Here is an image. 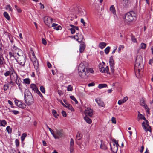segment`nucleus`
Wrapping results in <instances>:
<instances>
[{
  "mask_svg": "<svg viewBox=\"0 0 153 153\" xmlns=\"http://www.w3.org/2000/svg\"><path fill=\"white\" fill-rule=\"evenodd\" d=\"M140 105L143 106L145 109L147 108V105L146 104L145 101L143 99H142L140 101Z\"/></svg>",
  "mask_w": 153,
  "mask_h": 153,
  "instance_id": "23",
  "label": "nucleus"
},
{
  "mask_svg": "<svg viewBox=\"0 0 153 153\" xmlns=\"http://www.w3.org/2000/svg\"><path fill=\"white\" fill-rule=\"evenodd\" d=\"M81 22L83 24V25L84 26H85V22L84 21V20L82 18L81 19Z\"/></svg>",
  "mask_w": 153,
  "mask_h": 153,
  "instance_id": "63",
  "label": "nucleus"
},
{
  "mask_svg": "<svg viewBox=\"0 0 153 153\" xmlns=\"http://www.w3.org/2000/svg\"><path fill=\"white\" fill-rule=\"evenodd\" d=\"M32 61L33 62V64L34 66V68L37 71L38 68L39 63L37 59L35 56L32 59Z\"/></svg>",
  "mask_w": 153,
  "mask_h": 153,
  "instance_id": "12",
  "label": "nucleus"
},
{
  "mask_svg": "<svg viewBox=\"0 0 153 153\" xmlns=\"http://www.w3.org/2000/svg\"><path fill=\"white\" fill-rule=\"evenodd\" d=\"M128 99V97L126 96L123 99L119 100L118 102V103L119 105H121L123 103L125 102Z\"/></svg>",
  "mask_w": 153,
  "mask_h": 153,
  "instance_id": "21",
  "label": "nucleus"
},
{
  "mask_svg": "<svg viewBox=\"0 0 153 153\" xmlns=\"http://www.w3.org/2000/svg\"><path fill=\"white\" fill-rule=\"evenodd\" d=\"M6 129L9 134L11 133L12 132V128L10 126H7L6 128Z\"/></svg>",
  "mask_w": 153,
  "mask_h": 153,
  "instance_id": "38",
  "label": "nucleus"
},
{
  "mask_svg": "<svg viewBox=\"0 0 153 153\" xmlns=\"http://www.w3.org/2000/svg\"><path fill=\"white\" fill-rule=\"evenodd\" d=\"M107 85L106 84H101L99 85L98 87L100 89H101L103 88L106 87Z\"/></svg>",
  "mask_w": 153,
  "mask_h": 153,
  "instance_id": "32",
  "label": "nucleus"
},
{
  "mask_svg": "<svg viewBox=\"0 0 153 153\" xmlns=\"http://www.w3.org/2000/svg\"><path fill=\"white\" fill-rule=\"evenodd\" d=\"M109 63L111 72L112 73H113L114 72V63L113 62V59L111 58H110V59Z\"/></svg>",
  "mask_w": 153,
  "mask_h": 153,
  "instance_id": "19",
  "label": "nucleus"
},
{
  "mask_svg": "<svg viewBox=\"0 0 153 153\" xmlns=\"http://www.w3.org/2000/svg\"><path fill=\"white\" fill-rule=\"evenodd\" d=\"M65 107H67L68 109L70 110L71 111H74V109L72 106L69 104H66V105L65 106Z\"/></svg>",
  "mask_w": 153,
  "mask_h": 153,
  "instance_id": "31",
  "label": "nucleus"
},
{
  "mask_svg": "<svg viewBox=\"0 0 153 153\" xmlns=\"http://www.w3.org/2000/svg\"><path fill=\"white\" fill-rule=\"evenodd\" d=\"M123 5L126 7H128L130 1V0H123Z\"/></svg>",
  "mask_w": 153,
  "mask_h": 153,
  "instance_id": "25",
  "label": "nucleus"
},
{
  "mask_svg": "<svg viewBox=\"0 0 153 153\" xmlns=\"http://www.w3.org/2000/svg\"><path fill=\"white\" fill-rule=\"evenodd\" d=\"M95 85V83L94 82H91L88 84V86L89 87L94 86Z\"/></svg>",
  "mask_w": 153,
  "mask_h": 153,
  "instance_id": "62",
  "label": "nucleus"
},
{
  "mask_svg": "<svg viewBox=\"0 0 153 153\" xmlns=\"http://www.w3.org/2000/svg\"><path fill=\"white\" fill-rule=\"evenodd\" d=\"M70 153H74V149L73 147H70Z\"/></svg>",
  "mask_w": 153,
  "mask_h": 153,
  "instance_id": "60",
  "label": "nucleus"
},
{
  "mask_svg": "<svg viewBox=\"0 0 153 153\" xmlns=\"http://www.w3.org/2000/svg\"><path fill=\"white\" fill-rule=\"evenodd\" d=\"M11 111L15 115L19 113V112L18 111L15 110H12Z\"/></svg>",
  "mask_w": 153,
  "mask_h": 153,
  "instance_id": "55",
  "label": "nucleus"
},
{
  "mask_svg": "<svg viewBox=\"0 0 153 153\" xmlns=\"http://www.w3.org/2000/svg\"><path fill=\"white\" fill-rule=\"evenodd\" d=\"M58 25L55 23H53L52 25H51L49 27H53V29H54L55 27H57V26Z\"/></svg>",
  "mask_w": 153,
  "mask_h": 153,
  "instance_id": "45",
  "label": "nucleus"
},
{
  "mask_svg": "<svg viewBox=\"0 0 153 153\" xmlns=\"http://www.w3.org/2000/svg\"><path fill=\"white\" fill-rule=\"evenodd\" d=\"M30 88L34 91V92H36L38 90L36 85L34 84H31L30 85Z\"/></svg>",
  "mask_w": 153,
  "mask_h": 153,
  "instance_id": "22",
  "label": "nucleus"
},
{
  "mask_svg": "<svg viewBox=\"0 0 153 153\" xmlns=\"http://www.w3.org/2000/svg\"><path fill=\"white\" fill-rule=\"evenodd\" d=\"M16 145V147H18L19 145V142L18 139H16L15 141Z\"/></svg>",
  "mask_w": 153,
  "mask_h": 153,
  "instance_id": "53",
  "label": "nucleus"
},
{
  "mask_svg": "<svg viewBox=\"0 0 153 153\" xmlns=\"http://www.w3.org/2000/svg\"><path fill=\"white\" fill-rule=\"evenodd\" d=\"M76 138L78 140H80L81 138V135L79 133H78L76 135Z\"/></svg>",
  "mask_w": 153,
  "mask_h": 153,
  "instance_id": "52",
  "label": "nucleus"
},
{
  "mask_svg": "<svg viewBox=\"0 0 153 153\" xmlns=\"http://www.w3.org/2000/svg\"><path fill=\"white\" fill-rule=\"evenodd\" d=\"M7 123L6 121L5 120H0V126H2L4 127Z\"/></svg>",
  "mask_w": 153,
  "mask_h": 153,
  "instance_id": "29",
  "label": "nucleus"
},
{
  "mask_svg": "<svg viewBox=\"0 0 153 153\" xmlns=\"http://www.w3.org/2000/svg\"><path fill=\"white\" fill-rule=\"evenodd\" d=\"M93 110L89 108H87L84 111V113L86 116H88L91 117L93 115Z\"/></svg>",
  "mask_w": 153,
  "mask_h": 153,
  "instance_id": "11",
  "label": "nucleus"
},
{
  "mask_svg": "<svg viewBox=\"0 0 153 153\" xmlns=\"http://www.w3.org/2000/svg\"><path fill=\"white\" fill-rule=\"evenodd\" d=\"M111 149L112 151L114 153H116L118 150V146L116 145H113V146H111V144H110Z\"/></svg>",
  "mask_w": 153,
  "mask_h": 153,
  "instance_id": "20",
  "label": "nucleus"
},
{
  "mask_svg": "<svg viewBox=\"0 0 153 153\" xmlns=\"http://www.w3.org/2000/svg\"><path fill=\"white\" fill-rule=\"evenodd\" d=\"M62 114L63 116L66 117L67 116L66 112L64 111H62Z\"/></svg>",
  "mask_w": 153,
  "mask_h": 153,
  "instance_id": "57",
  "label": "nucleus"
},
{
  "mask_svg": "<svg viewBox=\"0 0 153 153\" xmlns=\"http://www.w3.org/2000/svg\"><path fill=\"white\" fill-rule=\"evenodd\" d=\"M76 36L77 37V40L79 42H82L83 37L81 33H78L76 34Z\"/></svg>",
  "mask_w": 153,
  "mask_h": 153,
  "instance_id": "15",
  "label": "nucleus"
},
{
  "mask_svg": "<svg viewBox=\"0 0 153 153\" xmlns=\"http://www.w3.org/2000/svg\"><path fill=\"white\" fill-rule=\"evenodd\" d=\"M52 114L54 117L56 118H57L59 116L58 114H57L56 111L54 110H52Z\"/></svg>",
  "mask_w": 153,
  "mask_h": 153,
  "instance_id": "33",
  "label": "nucleus"
},
{
  "mask_svg": "<svg viewBox=\"0 0 153 153\" xmlns=\"http://www.w3.org/2000/svg\"><path fill=\"white\" fill-rule=\"evenodd\" d=\"M106 45V44L104 42H101L99 44V47L101 49H103Z\"/></svg>",
  "mask_w": 153,
  "mask_h": 153,
  "instance_id": "28",
  "label": "nucleus"
},
{
  "mask_svg": "<svg viewBox=\"0 0 153 153\" xmlns=\"http://www.w3.org/2000/svg\"><path fill=\"white\" fill-rule=\"evenodd\" d=\"M74 145V140L72 138H71V140H70V147H73Z\"/></svg>",
  "mask_w": 153,
  "mask_h": 153,
  "instance_id": "46",
  "label": "nucleus"
},
{
  "mask_svg": "<svg viewBox=\"0 0 153 153\" xmlns=\"http://www.w3.org/2000/svg\"><path fill=\"white\" fill-rule=\"evenodd\" d=\"M40 91L42 93H45V89L44 87L43 86H41L40 87Z\"/></svg>",
  "mask_w": 153,
  "mask_h": 153,
  "instance_id": "44",
  "label": "nucleus"
},
{
  "mask_svg": "<svg viewBox=\"0 0 153 153\" xmlns=\"http://www.w3.org/2000/svg\"><path fill=\"white\" fill-rule=\"evenodd\" d=\"M113 140L114 142L113 145H116L117 146H119L118 143V141L116 140L115 139H113Z\"/></svg>",
  "mask_w": 153,
  "mask_h": 153,
  "instance_id": "47",
  "label": "nucleus"
},
{
  "mask_svg": "<svg viewBox=\"0 0 153 153\" xmlns=\"http://www.w3.org/2000/svg\"><path fill=\"white\" fill-rule=\"evenodd\" d=\"M146 47V45L144 43H142L140 46V49H145Z\"/></svg>",
  "mask_w": 153,
  "mask_h": 153,
  "instance_id": "34",
  "label": "nucleus"
},
{
  "mask_svg": "<svg viewBox=\"0 0 153 153\" xmlns=\"http://www.w3.org/2000/svg\"><path fill=\"white\" fill-rule=\"evenodd\" d=\"M47 127L49 130L52 135L55 139H59L64 136V133L62 129H58L55 128V131H53L48 126H47Z\"/></svg>",
  "mask_w": 153,
  "mask_h": 153,
  "instance_id": "3",
  "label": "nucleus"
},
{
  "mask_svg": "<svg viewBox=\"0 0 153 153\" xmlns=\"http://www.w3.org/2000/svg\"><path fill=\"white\" fill-rule=\"evenodd\" d=\"M5 7L6 10H9L10 11H12V8L10 5H6Z\"/></svg>",
  "mask_w": 153,
  "mask_h": 153,
  "instance_id": "37",
  "label": "nucleus"
},
{
  "mask_svg": "<svg viewBox=\"0 0 153 153\" xmlns=\"http://www.w3.org/2000/svg\"><path fill=\"white\" fill-rule=\"evenodd\" d=\"M23 81L25 83L28 84L30 83V81L29 78H26L23 80Z\"/></svg>",
  "mask_w": 153,
  "mask_h": 153,
  "instance_id": "41",
  "label": "nucleus"
},
{
  "mask_svg": "<svg viewBox=\"0 0 153 153\" xmlns=\"http://www.w3.org/2000/svg\"><path fill=\"white\" fill-rule=\"evenodd\" d=\"M110 10L114 15L116 14L115 9L114 5H112L111 6L110 8Z\"/></svg>",
  "mask_w": 153,
  "mask_h": 153,
  "instance_id": "26",
  "label": "nucleus"
},
{
  "mask_svg": "<svg viewBox=\"0 0 153 153\" xmlns=\"http://www.w3.org/2000/svg\"><path fill=\"white\" fill-rule=\"evenodd\" d=\"M14 7L18 12L21 13L22 12L21 10L17 5H15Z\"/></svg>",
  "mask_w": 153,
  "mask_h": 153,
  "instance_id": "43",
  "label": "nucleus"
},
{
  "mask_svg": "<svg viewBox=\"0 0 153 153\" xmlns=\"http://www.w3.org/2000/svg\"><path fill=\"white\" fill-rule=\"evenodd\" d=\"M4 58L3 57L1 56H0V65H2L3 64V60Z\"/></svg>",
  "mask_w": 153,
  "mask_h": 153,
  "instance_id": "48",
  "label": "nucleus"
},
{
  "mask_svg": "<svg viewBox=\"0 0 153 153\" xmlns=\"http://www.w3.org/2000/svg\"><path fill=\"white\" fill-rule=\"evenodd\" d=\"M85 47V44H81L80 45L79 52L80 53H82L84 51Z\"/></svg>",
  "mask_w": 153,
  "mask_h": 153,
  "instance_id": "24",
  "label": "nucleus"
},
{
  "mask_svg": "<svg viewBox=\"0 0 153 153\" xmlns=\"http://www.w3.org/2000/svg\"><path fill=\"white\" fill-rule=\"evenodd\" d=\"M84 119L85 121L88 124H91L92 123L91 120L87 116H85L84 117Z\"/></svg>",
  "mask_w": 153,
  "mask_h": 153,
  "instance_id": "27",
  "label": "nucleus"
},
{
  "mask_svg": "<svg viewBox=\"0 0 153 153\" xmlns=\"http://www.w3.org/2000/svg\"><path fill=\"white\" fill-rule=\"evenodd\" d=\"M110 48V47L109 46H108L104 50L106 54H107L109 52Z\"/></svg>",
  "mask_w": 153,
  "mask_h": 153,
  "instance_id": "39",
  "label": "nucleus"
},
{
  "mask_svg": "<svg viewBox=\"0 0 153 153\" xmlns=\"http://www.w3.org/2000/svg\"><path fill=\"white\" fill-rule=\"evenodd\" d=\"M88 72H89L91 73H93L94 72V71L92 68H88Z\"/></svg>",
  "mask_w": 153,
  "mask_h": 153,
  "instance_id": "64",
  "label": "nucleus"
},
{
  "mask_svg": "<svg viewBox=\"0 0 153 153\" xmlns=\"http://www.w3.org/2000/svg\"><path fill=\"white\" fill-rule=\"evenodd\" d=\"M14 69L13 67H11L9 68V70L7 71L6 72L4 73V75L5 76H8L10 75L11 76L13 72H14Z\"/></svg>",
  "mask_w": 153,
  "mask_h": 153,
  "instance_id": "14",
  "label": "nucleus"
},
{
  "mask_svg": "<svg viewBox=\"0 0 153 153\" xmlns=\"http://www.w3.org/2000/svg\"><path fill=\"white\" fill-rule=\"evenodd\" d=\"M44 22L45 24L48 27L50 26L51 23L55 21V20L50 17L45 16L43 18Z\"/></svg>",
  "mask_w": 153,
  "mask_h": 153,
  "instance_id": "8",
  "label": "nucleus"
},
{
  "mask_svg": "<svg viewBox=\"0 0 153 153\" xmlns=\"http://www.w3.org/2000/svg\"><path fill=\"white\" fill-rule=\"evenodd\" d=\"M88 66L85 62H83L80 64L78 67V72L79 75L82 78H84L88 73Z\"/></svg>",
  "mask_w": 153,
  "mask_h": 153,
  "instance_id": "1",
  "label": "nucleus"
},
{
  "mask_svg": "<svg viewBox=\"0 0 153 153\" xmlns=\"http://www.w3.org/2000/svg\"><path fill=\"white\" fill-rule=\"evenodd\" d=\"M99 68L100 71L102 73H107V74H110V73L108 72L109 68L108 66H107L105 68H104L102 64L100 63L99 65Z\"/></svg>",
  "mask_w": 153,
  "mask_h": 153,
  "instance_id": "9",
  "label": "nucleus"
},
{
  "mask_svg": "<svg viewBox=\"0 0 153 153\" xmlns=\"http://www.w3.org/2000/svg\"><path fill=\"white\" fill-rule=\"evenodd\" d=\"M95 102L99 106L102 107H105V104L104 102L100 99L99 98H96L95 99Z\"/></svg>",
  "mask_w": 153,
  "mask_h": 153,
  "instance_id": "13",
  "label": "nucleus"
},
{
  "mask_svg": "<svg viewBox=\"0 0 153 153\" xmlns=\"http://www.w3.org/2000/svg\"><path fill=\"white\" fill-rule=\"evenodd\" d=\"M35 92L41 98H42L43 97V95H42V94H41V93L39 91L38 89Z\"/></svg>",
  "mask_w": 153,
  "mask_h": 153,
  "instance_id": "49",
  "label": "nucleus"
},
{
  "mask_svg": "<svg viewBox=\"0 0 153 153\" xmlns=\"http://www.w3.org/2000/svg\"><path fill=\"white\" fill-rule=\"evenodd\" d=\"M27 135L25 133H24L23 134H22L21 137V141L22 142H23L24 141L25 138L27 136Z\"/></svg>",
  "mask_w": 153,
  "mask_h": 153,
  "instance_id": "36",
  "label": "nucleus"
},
{
  "mask_svg": "<svg viewBox=\"0 0 153 153\" xmlns=\"http://www.w3.org/2000/svg\"><path fill=\"white\" fill-rule=\"evenodd\" d=\"M15 104L18 107L21 108H24L26 107V105L22 101L18 100H15Z\"/></svg>",
  "mask_w": 153,
  "mask_h": 153,
  "instance_id": "10",
  "label": "nucleus"
},
{
  "mask_svg": "<svg viewBox=\"0 0 153 153\" xmlns=\"http://www.w3.org/2000/svg\"><path fill=\"white\" fill-rule=\"evenodd\" d=\"M10 87V85L8 83H6L3 86V89L4 91H7Z\"/></svg>",
  "mask_w": 153,
  "mask_h": 153,
  "instance_id": "30",
  "label": "nucleus"
},
{
  "mask_svg": "<svg viewBox=\"0 0 153 153\" xmlns=\"http://www.w3.org/2000/svg\"><path fill=\"white\" fill-rule=\"evenodd\" d=\"M138 120L140 119H143L145 121L143 122L142 124V126L145 131L147 132L149 131L151 132V126L149 124L148 121L146 119V118L142 114H141L139 112H138Z\"/></svg>",
  "mask_w": 153,
  "mask_h": 153,
  "instance_id": "2",
  "label": "nucleus"
},
{
  "mask_svg": "<svg viewBox=\"0 0 153 153\" xmlns=\"http://www.w3.org/2000/svg\"><path fill=\"white\" fill-rule=\"evenodd\" d=\"M54 29L56 30H61L62 29L60 25H58L57 27H55Z\"/></svg>",
  "mask_w": 153,
  "mask_h": 153,
  "instance_id": "59",
  "label": "nucleus"
},
{
  "mask_svg": "<svg viewBox=\"0 0 153 153\" xmlns=\"http://www.w3.org/2000/svg\"><path fill=\"white\" fill-rule=\"evenodd\" d=\"M100 148L103 149H106V147L105 145L103 146L102 144H101L100 146Z\"/></svg>",
  "mask_w": 153,
  "mask_h": 153,
  "instance_id": "61",
  "label": "nucleus"
},
{
  "mask_svg": "<svg viewBox=\"0 0 153 153\" xmlns=\"http://www.w3.org/2000/svg\"><path fill=\"white\" fill-rule=\"evenodd\" d=\"M124 48V46L123 45H120L118 48V52H120V51L121 49H123Z\"/></svg>",
  "mask_w": 153,
  "mask_h": 153,
  "instance_id": "50",
  "label": "nucleus"
},
{
  "mask_svg": "<svg viewBox=\"0 0 153 153\" xmlns=\"http://www.w3.org/2000/svg\"><path fill=\"white\" fill-rule=\"evenodd\" d=\"M111 121L113 123L116 124V119L115 117H112L111 118Z\"/></svg>",
  "mask_w": 153,
  "mask_h": 153,
  "instance_id": "56",
  "label": "nucleus"
},
{
  "mask_svg": "<svg viewBox=\"0 0 153 153\" xmlns=\"http://www.w3.org/2000/svg\"><path fill=\"white\" fill-rule=\"evenodd\" d=\"M13 52H14L15 53H17V55L18 53H19V52H21V53H23V52L22 50L14 45L13 47Z\"/></svg>",
  "mask_w": 153,
  "mask_h": 153,
  "instance_id": "18",
  "label": "nucleus"
},
{
  "mask_svg": "<svg viewBox=\"0 0 153 153\" xmlns=\"http://www.w3.org/2000/svg\"><path fill=\"white\" fill-rule=\"evenodd\" d=\"M73 90V87L71 85H69L67 87V91H72Z\"/></svg>",
  "mask_w": 153,
  "mask_h": 153,
  "instance_id": "42",
  "label": "nucleus"
},
{
  "mask_svg": "<svg viewBox=\"0 0 153 153\" xmlns=\"http://www.w3.org/2000/svg\"><path fill=\"white\" fill-rule=\"evenodd\" d=\"M18 55L19 56V57L18 58V60L17 61L18 62L21 66H24L25 65L26 60L24 56H23V53H21V54H19V53H18Z\"/></svg>",
  "mask_w": 153,
  "mask_h": 153,
  "instance_id": "7",
  "label": "nucleus"
},
{
  "mask_svg": "<svg viewBox=\"0 0 153 153\" xmlns=\"http://www.w3.org/2000/svg\"><path fill=\"white\" fill-rule=\"evenodd\" d=\"M3 15L8 20H9L10 19V17L9 16L7 12H4Z\"/></svg>",
  "mask_w": 153,
  "mask_h": 153,
  "instance_id": "35",
  "label": "nucleus"
},
{
  "mask_svg": "<svg viewBox=\"0 0 153 153\" xmlns=\"http://www.w3.org/2000/svg\"><path fill=\"white\" fill-rule=\"evenodd\" d=\"M15 83L18 85L19 88L20 90H22L21 80L19 77H18L17 79L15 81Z\"/></svg>",
  "mask_w": 153,
  "mask_h": 153,
  "instance_id": "17",
  "label": "nucleus"
},
{
  "mask_svg": "<svg viewBox=\"0 0 153 153\" xmlns=\"http://www.w3.org/2000/svg\"><path fill=\"white\" fill-rule=\"evenodd\" d=\"M42 43L45 45H46L47 44V42L46 40L44 39H42Z\"/></svg>",
  "mask_w": 153,
  "mask_h": 153,
  "instance_id": "58",
  "label": "nucleus"
},
{
  "mask_svg": "<svg viewBox=\"0 0 153 153\" xmlns=\"http://www.w3.org/2000/svg\"><path fill=\"white\" fill-rule=\"evenodd\" d=\"M18 77V75L14 70V72H13V73L10 76L11 80L15 81L17 79Z\"/></svg>",
  "mask_w": 153,
  "mask_h": 153,
  "instance_id": "16",
  "label": "nucleus"
},
{
  "mask_svg": "<svg viewBox=\"0 0 153 153\" xmlns=\"http://www.w3.org/2000/svg\"><path fill=\"white\" fill-rule=\"evenodd\" d=\"M131 39L132 41L134 43L136 42H137V40L135 38L134 36H132L131 37Z\"/></svg>",
  "mask_w": 153,
  "mask_h": 153,
  "instance_id": "51",
  "label": "nucleus"
},
{
  "mask_svg": "<svg viewBox=\"0 0 153 153\" xmlns=\"http://www.w3.org/2000/svg\"><path fill=\"white\" fill-rule=\"evenodd\" d=\"M70 98L71 99H72V100L75 101L76 104H77L78 103V101L77 100L76 98L74 97V96H70Z\"/></svg>",
  "mask_w": 153,
  "mask_h": 153,
  "instance_id": "40",
  "label": "nucleus"
},
{
  "mask_svg": "<svg viewBox=\"0 0 153 153\" xmlns=\"http://www.w3.org/2000/svg\"><path fill=\"white\" fill-rule=\"evenodd\" d=\"M135 68H137L139 72L143 67V60L142 57L139 55H137L136 58L135 64Z\"/></svg>",
  "mask_w": 153,
  "mask_h": 153,
  "instance_id": "6",
  "label": "nucleus"
},
{
  "mask_svg": "<svg viewBox=\"0 0 153 153\" xmlns=\"http://www.w3.org/2000/svg\"><path fill=\"white\" fill-rule=\"evenodd\" d=\"M137 13L133 11L127 13L125 15V21L126 22H130L135 20L137 18Z\"/></svg>",
  "mask_w": 153,
  "mask_h": 153,
  "instance_id": "5",
  "label": "nucleus"
},
{
  "mask_svg": "<svg viewBox=\"0 0 153 153\" xmlns=\"http://www.w3.org/2000/svg\"><path fill=\"white\" fill-rule=\"evenodd\" d=\"M24 100L25 103L28 105L33 102V98L31 93L28 90H25L24 92Z\"/></svg>",
  "mask_w": 153,
  "mask_h": 153,
  "instance_id": "4",
  "label": "nucleus"
},
{
  "mask_svg": "<svg viewBox=\"0 0 153 153\" xmlns=\"http://www.w3.org/2000/svg\"><path fill=\"white\" fill-rule=\"evenodd\" d=\"M70 30L71 31V33L72 34H74L75 32V29H74V28H70Z\"/></svg>",
  "mask_w": 153,
  "mask_h": 153,
  "instance_id": "54",
  "label": "nucleus"
}]
</instances>
